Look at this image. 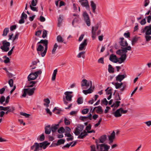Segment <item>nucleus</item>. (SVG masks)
Masks as SVG:
<instances>
[{
	"label": "nucleus",
	"mask_w": 151,
	"mask_h": 151,
	"mask_svg": "<svg viewBox=\"0 0 151 151\" xmlns=\"http://www.w3.org/2000/svg\"><path fill=\"white\" fill-rule=\"evenodd\" d=\"M106 139V136L104 135L101 136L99 139H96V148L99 151H109L110 146L105 144H99L98 143H104Z\"/></svg>",
	"instance_id": "obj_1"
},
{
	"label": "nucleus",
	"mask_w": 151,
	"mask_h": 151,
	"mask_svg": "<svg viewBox=\"0 0 151 151\" xmlns=\"http://www.w3.org/2000/svg\"><path fill=\"white\" fill-rule=\"evenodd\" d=\"M50 144V143L46 141L40 143L35 142L31 146L30 149L33 151H39L40 150H41L42 148L44 149H45Z\"/></svg>",
	"instance_id": "obj_2"
},
{
	"label": "nucleus",
	"mask_w": 151,
	"mask_h": 151,
	"mask_svg": "<svg viewBox=\"0 0 151 151\" xmlns=\"http://www.w3.org/2000/svg\"><path fill=\"white\" fill-rule=\"evenodd\" d=\"M73 132L76 135H78V138L80 139H83L86 136L88 135L86 130H84L83 132H81L77 128H76Z\"/></svg>",
	"instance_id": "obj_3"
},
{
	"label": "nucleus",
	"mask_w": 151,
	"mask_h": 151,
	"mask_svg": "<svg viewBox=\"0 0 151 151\" xmlns=\"http://www.w3.org/2000/svg\"><path fill=\"white\" fill-rule=\"evenodd\" d=\"M48 40H41L37 44H43L45 46V49L44 51L41 53V56L44 57L45 55L48 48Z\"/></svg>",
	"instance_id": "obj_4"
},
{
	"label": "nucleus",
	"mask_w": 151,
	"mask_h": 151,
	"mask_svg": "<svg viewBox=\"0 0 151 151\" xmlns=\"http://www.w3.org/2000/svg\"><path fill=\"white\" fill-rule=\"evenodd\" d=\"M2 43L3 45L0 47L1 49L4 52H6L8 51L9 50V47L10 45V42L5 40L2 41Z\"/></svg>",
	"instance_id": "obj_5"
},
{
	"label": "nucleus",
	"mask_w": 151,
	"mask_h": 151,
	"mask_svg": "<svg viewBox=\"0 0 151 151\" xmlns=\"http://www.w3.org/2000/svg\"><path fill=\"white\" fill-rule=\"evenodd\" d=\"M81 86L83 87L85 86L88 87L90 86V87H91L92 86V82L91 81H87L86 79H83L81 83Z\"/></svg>",
	"instance_id": "obj_6"
},
{
	"label": "nucleus",
	"mask_w": 151,
	"mask_h": 151,
	"mask_svg": "<svg viewBox=\"0 0 151 151\" xmlns=\"http://www.w3.org/2000/svg\"><path fill=\"white\" fill-rule=\"evenodd\" d=\"M79 2L81 3V6L85 7L87 10H90V6L88 0H80Z\"/></svg>",
	"instance_id": "obj_7"
},
{
	"label": "nucleus",
	"mask_w": 151,
	"mask_h": 151,
	"mask_svg": "<svg viewBox=\"0 0 151 151\" xmlns=\"http://www.w3.org/2000/svg\"><path fill=\"white\" fill-rule=\"evenodd\" d=\"M83 16L84 21L87 25L88 26H89L91 24L90 18L88 14L86 12H84L83 13Z\"/></svg>",
	"instance_id": "obj_8"
},
{
	"label": "nucleus",
	"mask_w": 151,
	"mask_h": 151,
	"mask_svg": "<svg viewBox=\"0 0 151 151\" xmlns=\"http://www.w3.org/2000/svg\"><path fill=\"white\" fill-rule=\"evenodd\" d=\"M142 32H145L146 35H151V25L145 26L144 29L142 30Z\"/></svg>",
	"instance_id": "obj_9"
},
{
	"label": "nucleus",
	"mask_w": 151,
	"mask_h": 151,
	"mask_svg": "<svg viewBox=\"0 0 151 151\" xmlns=\"http://www.w3.org/2000/svg\"><path fill=\"white\" fill-rule=\"evenodd\" d=\"M127 57L126 54H123V55H122L121 57L119 58H117V60L114 61V63H117L118 62L119 63L121 64L124 62L126 60Z\"/></svg>",
	"instance_id": "obj_10"
},
{
	"label": "nucleus",
	"mask_w": 151,
	"mask_h": 151,
	"mask_svg": "<svg viewBox=\"0 0 151 151\" xmlns=\"http://www.w3.org/2000/svg\"><path fill=\"white\" fill-rule=\"evenodd\" d=\"M127 57L126 54H123V55H122L121 57L119 58H117V60L114 61V63H117L118 62L119 63L121 64L124 62L126 60Z\"/></svg>",
	"instance_id": "obj_11"
},
{
	"label": "nucleus",
	"mask_w": 151,
	"mask_h": 151,
	"mask_svg": "<svg viewBox=\"0 0 151 151\" xmlns=\"http://www.w3.org/2000/svg\"><path fill=\"white\" fill-rule=\"evenodd\" d=\"M87 39H85L83 42L80 45L79 48V50H80L81 51L83 50H84L85 49V47L87 45Z\"/></svg>",
	"instance_id": "obj_12"
},
{
	"label": "nucleus",
	"mask_w": 151,
	"mask_h": 151,
	"mask_svg": "<svg viewBox=\"0 0 151 151\" xmlns=\"http://www.w3.org/2000/svg\"><path fill=\"white\" fill-rule=\"evenodd\" d=\"M119 43L120 45L123 47H127L128 45V44L126 40H124V37H120L119 38Z\"/></svg>",
	"instance_id": "obj_13"
},
{
	"label": "nucleus",
	"mask_w": 151,
	"mask_h": 151,
	"mask_svg": "<svg viewBox=\"0 0 151 151\" xmlns=\"http://www.w3.org/2000/svg\"><path fill=\"white\" fill-rule=\"evenodd\" d=\"M127 76L125 75H118L116 77V80L117 81L121 82L124 78Z\"/></svg>",
	"instance_id": "obj_14"
},
{
	"label": "nucleus",
	"mask_w": 151,
	"mask_h": 151,
	"mask_svg": "<svg viewBox=\"0 0 151 151\" xmlns=\"http://www.w3.org/2000/svg\"><path fill=\"white\" fill-rule=\"evenodd\" d=\"M91 6L92 8V12L96 14V4L93 1H91Z\"/></svg>",
	"instance_id": "obj_15"
},
{
	"label": "nucleus",
	"mask_w": 151,
	"mask_h": 151,
	"mask_svg": "<svg viewBox=\"0 0 151 151\" xmlns=\"http://www.w3.org/2000/svg\"><path fill=\"white\" fill-rule=\"evenodd\" d=\"M45 133L46 134H50L51 130V128L50 125H48L45 127Z\"/></svg>",
	"instance_id": "obj_16"
},
{
	"label": "nucleus",
	"mask_w": 151,
	"mask_h": 151,
	"mask_svg": "<svg viewBox=\"0 0 151 151\" xmlns=\"http://www.w3.org/2000/svg\"><path fill=\"white\" fill-rule=\"evenodd\" d=\"M96 109V111L97 113L100 114H102L103 111L101 106H98L94 107L93 110V111Z\"/></svg>",
	"instance_id": "obj_17"
},
{
	"label": "nucleus",
	"mask_w": 151,
	"mask_h": 151,
	"mask_svg": "<svg viewBox=\"0 0 151 151\" xmlns=\"http://www.w3.org/2000/svg\"><path fill=\"white\" fill-rule=\"evenodd\" d=\"M94 87H90V88L87 90H83V92L85 95H87L88 93H91L93 91V89Z\"/></svg>",
	"instance_id": "obj_18"
},
{
	"label": "nucleus",
	"mask_w": 151,
	"mask_h": 151,
	"mask_svg": "<svg viewBox=\"0 0 151 151\" xmlns=\"http://www.w3.org/2000/svg\"><path fill=\"white\" fill-rule=\"evenodd\" d=\"M37 76H36L33 73H30L27 77L28 81H29L31 80H35Z\"/></svg>",
	"instance_id": "obj_19"
},
{
	"label": "nucleus",
	"mask_w": 151,
	"mask_h": 151,
	"mask_svg": "<svg viewBox=\"0 0 151 151\" xmlns=\"http://www.w3.org/2000/svg\"><path fill=\"white\" fill-rule=\"evenodd\" d=\"M59 127V124L52 125L51 127V130L53 133L55 132Z\"/></svg>",
	"instance_id": "obj_20"
},
{
	"label": "nucleus",
	"mask_w": 151,
	"mask_h": 151,
	"mask_svg": "<svg viewBox=\"0 0 151 151\" xmlns=\"http://www.w3.org/2000/svg\"><path fill=\"white\" fill-rule=\"evenodd\" d=\"M26 89H28V90L27 91V94L29 96H32L34 93V91L35 89V88H33L32 89L30 88H25Z\"/></svg>",
	"instance_id": "obj_21"
},
{
	"label": "nucleus",
	"mask_w": 151,
	"mask_h": 151,
	"mask_svg": "<svg viewBox=\"0 0 151 151\" xmlns=\"http://www.w3.org/2000/svg\"><path fill=\"white\" fill-rule=\"evenodd\" d=\"M114 116L116 117H120L122 116L120 108L117 109L114 113Z\"/></svg>",
	"instance_id": "obj_22"
},
{
	"label": "nucleus",
	"mask_w": 151,
	"mask_h": 151,
	"mask_svg": "<svg viewBox=\"0 0 151 151\" xmlns=\"http://www.w3.org/2000/svg\"><path fill=\"white\" fill-rule=\"evenodd\" d=\"M117 58L116 56L114 54H111L109 57V59L111 61L114 63V61L117 60Z\"/></svg>",
	"instance_id": "obj_23"
},
{
	"label": "nucleus",
	"mask_w": 151,
	"mask_h": 151,
	"mask_svg": "<svg viewBox=\"0 0 151 151\" xmlns=\"http://www.w3.org/2000/svg\"><path fill=\"white\" fill-rule=\"evenodd\" d=\"M63 18V16L62 15H59L58 19V27H60Z\"/></svg>",
	"instance_id": "obj_24"
},
{
	"label": "nucleus",
	"mask_w": 151,
	"mask_h": 151,
	"mask_svg": "<svg viewBox=\"0 0 151 151\" xmlns=\"http://www.w3.org/2000/svg\"><path fill=\"white\" fill-rule=\"evenodd\" d=\"M139 38V37H137V36H135V37L133 38L132 40V45H134L135 44Z\"/></svg>",
	"instance_id": "obj_25"
},
{
	"label": "nucleus",
	"mask_w": 151,
	"mask_h": 151,
	"mask_svg": "<svg viewBox=\"0 0 151 151\" xmlns=\"http://www.w3.org/2000/svg\"><path fill=\"white\" fill-rule=\"evenodd\" d=\"M65 141V140L64 139H60L58 141L57 143L56 144V146H58L59 145L64 144Z\"/></svg>",
	"instance_id": "obj_26"
},
{
	"label": "nucleus",
	"mask_w": 151,
	"mask_h": 151,
	"mask_svg": "<svg viewBox=\"0 0 151 151\" xmlns=\"http://www.w3.org/2000/svg\"><path fill=\"white\" fill-rule=\"evenodd\" d=\"M57 71L58 70L57 69L54 70L52 78V81H54L55 80Z\"/></svg>",
	"instance_id": "obj_27"
},
{
	"label": "nucleus",
	"mask_w": 151,
	"mask_h": 151,
	"mask_svg": "<svg viewBox=\"0 0 151 151\" xmlns=\"http://www.w3.org/2000/svg\"><path fill=\"white\" fill-rule=\"evenodd\" d=\"M108 71L110 73H113L114 72V68L112 67V65L109 64L108 65Z\"/></svg>",
	"instance_id": "obj_28"
},
{
	"label": "nucleus",
	"mask_w": 151,
	"mask_h": 151,
	"mask_svg": "<svg viewBox=\"0 0 151 151\" xmlns=\"http://www.w3.org/2000/svg\"><path fill=\"white\" fill-rule=\"evenodd\" d=\"M9 31V28H5L4 30L2 36H6L7 34V33H8Z\"/></svg>",
	"instance_id": "obj_29"
},
{
	"label": "nucleus",
	"mask_w": 151,
	"mask_h": 151,
	"mask_svg": "<svg viewBox=\"0 0 151 151\" xmlns=\"http://www.w3.org/2000/svg\"><path fill=\"white\" fill-rule=\"evenodd\" d=\"M44 49V47L41 45H39L38 47L37 48V51L42 52L43 51Z\"/></svg>",
	"instance_id": "obj_30"
},
{
	"label": "nucleus",
	"mask_w": 151,
	"mask_h": 151,
	"mask_svg": "<svg viewBox=\"0 0 151 151\" xmlns=\"http://www.w3.org/2000/svg\"><path fill=\"white\" fill-rule=\"evenodd\" d=\"M57 41L59 42H63L64 41V40L60 35L57 36Z\"/></svg>",
	"instance_id": "obj_31"
},
{
	"label": "nucleus",
	"mask_w": 151,
	"mask_h": 151,
	"mask_svg": "<svg viewBox=\"0 0 151 151\" xmlns=\"http://www.w3.org/2000/svg\"><path fill=\"white\" fill-rule=\"evenodd\" d=\"M45 138L44 135L43 134L37 138V139L39 140L40 141H42L45 139Z\"/></svg>",
	"instance_id": "obj_32"
},
{
	"label": "nucleus",
	"mask_w": 151,
	"mask_h": 151,
	"mask_svg": "<svg viewBox=\"0 0 151 151\" xmlns=\"http://www.w3.org/2000/svg\"><path fill=\"white\" fill-rule=\"evenodd\" d=\"M115 133L114 131H113L111 135L109 136V139H114L115 138Z\"/></svg>",
	"instance_id": "obj_33"
},
{
	"label": "nucleus",
	"mask_w": 151,
	"mask_h": 151,
	"mask_svg": "<svg viewBox=\"0 0 151 151\" xmlns=\"http://www.w3.org/2000/svg\"><path fill=\"white\" fill-rule=\"evenodd\" d=\"M58 47V45L57 44V43H55L54 46V47H53V49L52 50V54H55V51Z\"/></svg>",
	"instance_id": "obj_34"
},
{
	"label": "nucleus",
	"mask_w": 151,
	"mask_h": 151,
	"mask_svg": "<svg viewBox=\"0 0 151 151\" xmlns=\"http://www.w3.org/2000/svg\"><path fill=\"white\" fill-rule=\"evenodd\" d=\"M120 101H116L114 104V109L113 110H114L115 109L117 108L119 106V104L120 103Z\"/></svg>",
	"instance_id": "obj_35"
},
{
	"label": "nucleus",
	"mask_w": 151,
	"mask_h": 151,
	"mask_svg": "<svg viewBox=\"0 0 151 151\" xmlns=\"http://www.w3.org/2000/svg\"><path fill=\"white\" fill-rule=\"evenodd\" d=\"M58 131L60 134L63 133L65 131V129L63 127H61L58 129Z\"/></svg>",
	"instance_id": "obj_36"
},
{
	"label": "nucleus",
	"mask_w": 151,
	"mask_h": 151,
	"mask_svg": "<svg viewBox=\"0 0 151 151\" xmlns=\"http://www.w3.org/2000/svg\"><path fill=\"white\" fill-rule=\"evenodd\" d=\"M85 53V52H82L79 53L77 55V57L78 58H80L82 57V58H84V54Z\"/></svg>",
	"instance_id": "obj_37"
},
{
	"label": "nucleus",
	"mask_w": 151,
	"mask_h": 151,
	"mask_svg": "<svg viewBox=\"0 0 151 151\" xmlns=\"http://www.w3.org/2000/svg\"><path fill=\"white\" fill-rule=\"evenodd\" d=\"M83 99L82 97H79L78 98L77 102L78 104H81L83 103Z\"/></svg>",
	"instance_id": "obj_38"
},
{
	"label": "nucleus",
	"mask_w": 151,
	"mask_h": 151,
	"mask_svg": "<svg viewBox=\"0 0 151 151\" xmlns=\"http://www.w3.org/2000/svg\"><path fill=\"white\" fill-rule=\"evenodd\" d=\"M94 28L93 27H92V37L93 39H94L95 38L96 32H94Z\"/></svg>",
	"instance_id": "obj_39"
},
{
	"label": "nucleus",
	"mask_w": 151,
	"mask_h": 151,
	"mask_svg": "<svg viewBox=\"0 0 151 151\" xmlns=\"http://www.w3.org/2000/svg\"><path fill=\"white\" fill-rule=\"evenodd\" d=\"M76 128H77L81 132L83 130L84 127L83 125H80L77 126Z\"/></svg>",
	"instance_id": "obj_40"
},
{
	"label": "nucleus",
	"mask_w": 151,
	"mask_h": 151,
	"mask_svg": "<svg viewBox=\"0 0 151 151\" xmlns=\"http://www.w3.org/2000/svg\"><path fill=\"white\" fill-rule=\"evenodd\" d=\"M122 50V49L118 50L116 52V54L121 56L122 55H123L124 54Z\"/></svg>",
	"instance_id": "obj_41"
},
{
	"label": "nucleus",
	"mask_w": 151,
	"mask_h": 151,
	"mask_svg": "<svg viewBox=\"0 0 151 151\" xmlns=\"http://www.w3.org/2000/svg\"><path fill=\"white\" fill-rule=\"evenodd\" d=\"M64 121L65 124L66 125H68L70 124V121L68 119L66 118H65Z\"/></svg>",
	"instance_id": "obj_42"
},
{
	"label": "nucleus",
	"mask_w": 151,
	"mask_h": 151,
	"mask_svg": "<svg viewBox=\"0 0 151 151\" xmlns=\"http://www.w3.org/2000/svg\"><path fill=\"white\" fill-rule=\"evenodd\" d=\"M9 108V106L4 107L3 106H0V110L7 111Z\"/></svg>",
	"instance_id": "obj_43"
},
{
	"label": "nucleus",
	"mask_w": 151,
	"mask_h": 151,
	"mask_svg": "<svg viewBox=\"0 0 151 151\" xmlns=\"http://www.w3.org/2000/svg\"><path fill=\"white\" fill-rule=\"evenodd\" d=\"M28 89H26L25 88H24L23 89V93L22 95V97H25L26 96L27 93V91H28Z\"/></svg>",
	"instance_id": "obj_44"
},
{
	"label": "nucleus",
	"mask_w": 151,
	"mask_h": 151,
	"mask_svg": "<svg viewBox=\"0 0 151 151\" xmlns=\"http://www.w3.org/2000/svg\"><path fill=\"white\" fill-rule=\"evenodd\" d=\"M20 114L21 115L25 116L26 118H29L30 116V115L29 114L22 112H20Z\"/></svg>",
	"instance_id": "obj_45"
},
{
	"label": "nucleus",
	"mask_w": 151,
	"mask_h": 151,
	"mask_svg": "<svg viewBox=\"0 0 151 151\" xmlns=\"http://www.w3.org/2000/svg\"><path fill=\"white\" fill-rule=\"evenodd\" d=\"M5 98L4 96H2L0 98V103L1 104H3V103L5 101Z\"/></svg>",
	"instance_id": "obj_46"
},
{
	"label": "nucleus",
	"mask_w": 151,
	"mask_h": 151,
	"mask_svg": "<svg viewBox=\"0 0 151 151\" xmlns=\"http://www.w3.org/2000/svg\"><path fill=\"white\" fill-rule=\"evenodd\" d=\"M37 3V1H36L35 0H32L31 2V4L29 6H35Z\"/></svg>",
	"instance_id": "obj_47"
},
{
	"label": "nucleus",
	"mask_w": 151,
	"mask_h": 151,
	"mask_svg": "<svg viewBox=\"0 0 151 151\" xmlns=\"http://www.w3.org/2000/svg\"><path fill=\"white\" fill-rule=\"evenodd\" d=\"M47 32L46 30H44L43 32L42 37L43 38H45L47 36Z\"/></svg>",
	"instance_id": "obj_48"
},
{
	"label": "nucleus",
	"mask_w": 151,
	"mask_h": 151,
	"mask_svg": "<svg viewBox=\"0 0 151 151\" xmlns=\"http://www.w3.org/2000/svg\"><path fill=\"white\" fill-rule=\"evenodd\" d=\"M115 100L118 101L120 100H121V98H120L119 96V93H117L115 96Z\"/></svg>",
	"instance_id": "obj_49"
},
{
	"label": "nucleus",
	"mask_w": 151,
	"mask_h": 151,
	"mask_svg": "<svg viewBox=\"0 0 151 151\" xmlns=\"http://www.w3.org/2000/svg\"><path fill=\"white\" fill-rule=\"evenodd\" d=\"M9 84L11 87H12L13 85V81L12 79H10L8 82Z\"/></svg>",
	"instance_id": "obj_50"
},
{
	"label": "nucleus",
	"mask_w": 151,
	"mask_h": 151,
	"mask_svg": "<svg viewBox=\"0 0 151 151\" xmlns=\"http://www.w3.org/2000/svg\"><path fill=\"white\" fill-rule=\"evenodd\" d=\"M72 96L71 95H66L65 98L68 101H70L72 100Z\"/></svg>",
	"instance_id": "obj_51"
},
{
	"label": "nucleus",
	"mask_w": 151,
	"mask_h": 151,
	"mask_svg": "<svg viewBox=\"0 0 151 151\" xmlns=\"http://www.w3.org/2000/svg\"><path fill=\"white\" fill-rule=\"evenodd\" d=\"M89 109H83L82 111V113L83 114H85L88 113Z\"/></svg>",
	"instance_id": "obj_52"
},
{
	"label": "nucleus",
	"mask_w": 151,
	"mask_h": 151,
	"mask_svg": "<svg viewBox=\"0 0 151 151\" xmlns=\"http://www.w3.org/2000/svg\"><path fill=\"white\" fill-rule=\"evenodd\" d=\"M149 35H146L145 36L146 41H149L151 40V36Z\"/></svg>",
	"instance_id": "obj_53"
},
{
	"label": "nucleus",
	"mask_w": 151,
	"mask_h": 151,
	"mask_svg": "<svg viewBox=\"0 0 151 151\" xmlns=\"http://www.w3.org/2000/svg\"><path fill=\"white\" fill-rule=\"evenodd\" d=\"M42 71L40 70H39L38 71L35 72L34 73H33L36 76H37V78L39 74H40L41 73Z\"/></svg>",
	"instance_id": "obj_54"
},
{
	"label": "nucleus",
	"mask_w": 151,
	"mask_h": 151,
	"mask_svg": "<svg viewBox=\"0 0 151 151\" xmlns=\"http://www.w3.org/2000/svg\"><path fill=\"white\" fill-rule=\"evenodd\" d=\"M42 31L38 30L37 31L35 34V35L37 37H39L41 34Z\"/></svg>",
	"instance_id": "obj_55"
},
{
	"label": "nucleus",
	"mask_w": 151,
	"mask_h": 151,
	"mask_svg": "<svg viewBox=\"0 0 151 151\" xmlns=\"http://www.w3.org/2000/svg\"><path fill=\"white\" fill-rule=\"evenodd\" d=\"M31 9L33 11H37V8L36 7H35V6H29Z\"/></svg>",
	"instance_id": "obj_56"
},
{
	"label": "nucleus",
	"mask_w": 151,
	"mask_h": 151,
	"mask_svg": "<svg viewBox=\"0 0 151 151\" xmlns=\"http://www.w3.org/2000/svg\"><path fill=\"white\" fill-rule=\"evenodd\" d=\"M101 102L106 105H107L108 103V101L106 98L104 99L101 101Z\"/></svg>",
	"instance_id": "obj_57"
},
{
	"label": "nucleus",
	"mask_w": 151,
	"mask_h": 151,
	"mask_svg": "<svg viewBox=\"0 0 151 151\" xmlns=\"http://www.w3.org/2000/svg\"><path fill=\"white\" fill-rule=\"evenodd\" d=\"M115 88L116 89L120 88L121 87L120 84H119V83H118V82L115 83Z\"/></svg>",
	"instance_id": "obj_58"
},
{
	"label": "nucleus",
	"mask_w": 151,
	"mask_h": 151,
	"mask_svg": "<svg viewBox=\"0 0 151 151\" xmlns=\"http://www.w3.org/2000/svg\"><path fill=\"white\" fill-rule=\"evenodd\" d=\"M124 36L127 38H130V34L129 32L125 33L124 35Z\"/></svg>",
	"instance_id": "obj_59"
},
{
	"label": "nucleus",
	"mask_w": 151,
	"mask_h": 151,
	"mask_svg": "<svg viewBox=\"0 0 151 151\" xmlns=\"http://www.w3.org/2000/svg\"><path fill=\"white\" fill-rule=\"evenodd\" d=\"M16 25H15L11 26L10 27V30L11 31H13L14 29H16Z\"/></svg>",
	"instance_id": "obj_60"
},
{
	"label": "nucleus",
	"mask_w": 151,
	"mask_h": 151,
	"mask_svg": "<svg viewBox=\"0 0 151 151\" xmlns=\"http://www.w3.org/2000/svg\"><path fill=\"white\" fill-rule=\"evenodd\" d=\"M146 19L144 18L142 19L141 22H140V24L141 25H144L146 23Z\"/></svg>",
	"instance_id": "obj_61"
},
{
	"label": "nucleus",
	"mask_w": 151,
	"mask_h": 151,
	"mask_svg": "<svg viewBox=\"0 0 151 151\" xmlns=\"http://www.w3.org/2000/svg\"><path fill=\"white\" fill-rule=\"evenodd\" d=\"M19 35V33H16L15 35L13 38V41H14L16 39H17Z\"/></svg>",
	"instance_id": "obj_62"
},
{
	"label": "nucleus",
	"mask_w": 151,
	"mask_h": 151,
	"mask_svg": "<svg viewBox=\"0 0 151 151\" xmlns=\"http://www.w3.org/2000/svg\"><path fill=\"white\" fill-rule=\"evenodd\" d=\"M27 15L26 14H25V13H24V12H23L22 14L21 18H24V19H26L27 18Z\"/></svg>",
	"instance_id": "obj_63"
},
{
	"label": "nucleus",
	"mask_w": 151,
	"mask_h": 151,
	"mask_svg": "<svg viewBox=\"0 0 151 151\" xmlns=\"http://www.w3.org/2000/svg\"><path fill=\"white\" fill-rule=\"evenodd\" d=\"M91 151H96V147L95 145H92L91 146Z\"/></svg>",
	"instance_id": "obj_64"
}]
</instances>
